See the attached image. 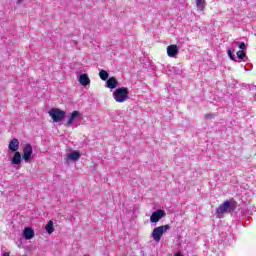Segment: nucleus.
<instances>
[{"instance_id": "obj_6", "label": "nucleus", "mask_w": 256, "mask_h": 256, "mask_svg": "<svg viewBox=\"0 0 256 256\" xmlns=\"http://www.w3.org/2000/svg\"><path fill=\"white\" fill-rule=\"evenodd\" d=\"M166 213L165 210L159 209L152 213L150 216V222L151 223H159L163 217H165Z\"/></svg>"}, {"instance_id": "obj_25", "label": "nucleus", "mask_w": 256, "mask_h": 256, "mask_svg": "<svg viewBox=\"0 0 256 256\" xmlns=\"http://www.w3.org/2000/svg\"><path fill=\"white\" fill-rule=\"evenodd\" d=\"M84 256H89V255H84Z\"/></svg>"}, {"instance_id": "obj_2", "label": "nucleus", "mask_w": 256, "mask_h": 256, "mask_svg": "<svg viewBox=\"0 0 256 256\" xmlns=\"http://www.w3.org/2000/svg\"><path fill=\"white\" fill-rule=\"evenodd\" d=\"M232 211H235V201H225L218 207L216 215L218 219H221L224 213H231Z\"/></svg>"}, {"instance_id": "obj_5", "label": "nucleus", "mask_w": 256, "mask_h": 256, "mask_svg": "<svg viewBox=\"0 0 256 256\" xmlns=\"http://www.w3.org/2000/svg\"><path fill=\"white\" fill-rule=\"evenodd\" d=\"M32 155H33V146H31V144H26L23 148L22 159L25 161V163H28V161H31Z\"/></svg>"}, {"instance_id": "obj_10", "label": "nucleus", "mask_w": 256, "mask_h": 256, "mask_svg": "<svg viewBox=\"0 0 256 256\" xmlns=\"http://www.w3.org/2000/svg\"><path fill=\"white\" fill-rule=\"evenodd\" d=\"M78 81L83 87H87V85H90L91 83V79H89L87 74H81Z\"/></svg>"}, {"instance_id": "obj_18", "label": "nucleus", "mask_w": 256, "mask_h": 256, "mask_svg": "<svg viewBox=\"0 0 256 256\" xmlns=\"http://www.w3.org/2000/svg\"><path fill=\"white\" fill-rule=\"evenodd\" d=\"M238 59H241L242 61H245V59H247V54H245V52H243V50H239L236 53Z\"/></svg>"}, {"instance_id": "obj_23", "label": "nucleus", "mask_w": 256, "mask_h": 256, "mask_svg": "<svg viewBox=\"0 0 256 256\" xmlns=\"http://www.w3.org/2000/svg\"><path fill=\"white\" fill-rule=\"evenodd\" d=\"M3 256H9V252H4Z\"/></svg>"}, {"instance_id": "obj_9", "label": "nucleus", "mask_w": 256, "mask_h": 256, "mask_svg": "<svg viewBox=\"0 0 256 256\" xmlns=\"http://www.w3.org/2000/svg\"><path fill=\"white\" fill-rule=\"evenodd\" d=\"M167 53L169 57H175L179 54V48L177 45H170L167 47Z\"/></svg>"}, {"instance_id": "obj_1", "label": "nucleus", "mask_w": 256, "mask_h": 256, "mask_svg": "<svg viewBox=\"0 0 256 256\" xmlns=\"http://www.w3.org/2000/svg\"><path fill=\"white\" fill-rule=\"evenodd\" d=\"M113 98L117 103H125V101L129 100V89L127 87L117 88L113 92Z\"/></svg>"}, {"instance_id": "obj_3", "label": "nucleus", "mask_w": 256, "mask_h": 256, "mask_svg": "<svg viewBox=\"0 0 256 256\" xmlns=\"http://www.w3.org/2000/svg\"><path fill=\"white\" fill-rule=\"evenodd\" d=\"M169 229H171V226L169 224L154 228L152 231V238L156 243H159V241H161V238L163 237V233H167Z\"/></svg>"}, {"instance_id": "obj_24", "label": "nucleus", "mask_w": 256, "mask_h": 256, "mask_svg": "<svg viewBox=\"0 0 256 256\" xmlns=\"http://www.w3.org/2000/svg\"><path fill=\"white\" fill-rule=\"evenodd\" d=\"M175 256H181V254H175Z\"/></svg>"}, {"instance_id": "obj_12", "label": "nucleus", "mask_w": 256, "mask_h": 256, "mask_svg": "<svg viewBox=\"0 0 256 256\" xmlns=\"http://www.w3.org/2000/svg\"><path fill=\"white\" fill-rule=\"evenodd\" d=\"M81 158V153L79 151H73L68 154L66 161H78Z\"/></svg>"}, {"instance_id": "obj_21", "label": "nucleus", "mask_w": 256, "mask_h": 256, "mask_svg": "<svg viewBox=\"0 0 256 256\" xmlns=\"http://www.w3.org/2000/svg\"><path fill=\"white\" fill-rule=\"evenodd\" d=\"M206 119H213V114H206Z\"/></svg>"}, {"instance_id": "obj_13", "label": "nucleus", "mask_w": 256, "mask_h": 256, "mask_svg": "<svg viewBox=\"0 0 256 256\" xmlns=\"http://www.w3.org/2000/svg\"><path fill=\"white\" fill-rule=\"evenodd\" d=\"M23 235L25 239H33L35 237V231L32 228H25L23 231Z\"/></svg>"}, {"instance_id": "obj_17", "label": "nucleus", "mask_w": 256, "mask_h": 256, "mask_svg": "<svg viewBox=\"0 0 256 256\" xmlns=\"http://www.w3.org/2000/svg\"><path fill=\"white\" fill-rule=\"evenodd\" d=\"M99 77L102 79V81H107L109 79V73L105 70H101L99 72Z\"/></svg>"}, {"instance_id": "obj_8", "label": "nucleus", "mask_w": 256, "mask_h": 256, "mask_svg": "<svg viewBox=\"0 0 256 256\" xmlns=\"http://www.w3.org/2000/svg\"><path fill=\"white\" fill-rule=\"evenodd\" d=\"M8 149L13 153L19 151V140L17 138L12 139L8 145Z\"/></svg>"}, {"instance_id": "obj_15", "label": "nucleus", "mask_w": 256, "mask_h": 256, "mask_svg": "<svg viewBox=\"0 0 256 256\" xmlns=\"http://www.w3.org/2000/svg\"><path fill=\"white\" fill-rule=\"evenodd\" d=\"M198 11H205V0H195Z\"/></svg>"}, {"instance_id": "obj_20", "label": "nucleus", "mask_w": 256, "mask_h": 256, "mask_svg": "<svg viewBox=\"0 0 256 256\" xmlns=\"http://www.w3.org/2000/svg\"><path fill=\"white\" fill-rule=\"evenodd\" d=\"M228 57H230L231 61H235V55L231 51V49L228 50Z\"/></svg>"}, {"instance_id": "obj_4", "label": "nucleus", "mask_w": 256, "mask_h": 256, "mask_svg": "<svg viewBox=\"0 0 256 256\" xmlns=\"http://www.w3.org/2000/svg\"><path fill=\"white\" fill-rule=\"evenodd\" d=\"M48 113L54 123H59V121H63V119H65V111L61 109L52 108Z\"/></svg>"}, {"instance_id": "obj_7", "label": "nucleus", "mask_w": 256, "mask_h": 256, "mask_svg": "<svg viewBox=\"0 0 256 256\" xmlns=\"http://www.w3.org/2000/svg\"><path fill=\"white\" fill-rule=\"evenodd\" d=\"M81 119V112L75 110L68 115L67 127H71L75 121H79Z\"/></svg>"}, {"instance_id": "obj_19", "label": "nucleus", "mask_w": 256, "mask_h": 256, "mask_svg": "<svg viewBox=\"0 0 256 256\" xmlns=\"http://www.w3.org/2000/svg\"><path fill=\"white\" fill-rule=\"evenodd\" d=\"M236 45H238V47H239V49H241V51H245V49H247L245 42H236Z\"/></svg>"}, {"instance_id": "obj_14", "label": "nucleus", "mask_w": 256, "mask_h": 256, "mask_svg": "<svg viewBox=\"0 0 256 256\" xmlns=\"http://www.w3.org/2000/svg\"><path fill=\"white\" fill-rule=\"evenodd\" d=\"M12 165H21V152H15L14 156L11 159Z\"/></svg>"}, {"instance_id": "obj_22", "label": "nucleus", "mask_w": 256, "mask_h": 256, "mask_svg": "<svg viewBox=\"0 0 256 256\" xmlns=\"http://www.w3.org/2000/svg\"><path fill=\"white\" fill-rule=\"evenodd\" d=\"M17 5H23V0H17Z\"/></svg>"}, {"instance_id": "obj_16", "label": "nucleus", "mask_w": 256, "mask_h": 256, "mask_svg": "<svg viewBox=\"0 0 256 256\" xmlns=\"http://www.w3.org/2000/svg\"><path fill=\"white\" fill-rule=\"evenodd\" d=\"M45 229H46V232L48 233V235H51L53 233V231H55V229L53 228V221L52 220H50L48 222V225H46Z\"/></svg>"}, {"instance_id": "obj_11", "label": "nucleus", "mask_w": 256, "mask_h": 256, "mask_svg": "<svg viewBox=\"0 0 256 256\" xmlns=\"http://www.w3.org/2000/svg\"><path fill=\"white\" fill-rule=\"evenodd\" d=\"M117 78L116 77H110L107 81H106V87H108V89H117Z\"/></svg>"}]
</instances>
